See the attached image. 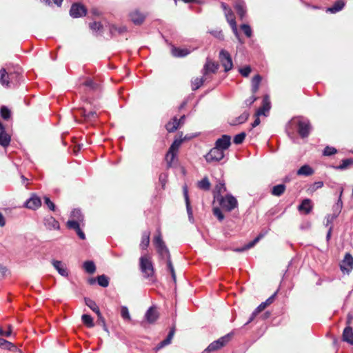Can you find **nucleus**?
<instances>
[{
  "instance_id": "nucleus-1",
  "label": "nucleus",
  "mask_w": 353,
  "mask_h": 353,
  "mask_svg": "<svg viewBox=\"0 0 353 353\" xmlns=\"http://www.w3.org/2000/svg\"><path fill=\"white\" fill-rule=\"evenodd\" d=\"M154 244L160 257L162 259H166L168 270L170 271L173 281L176 282V274L170 259V254L161 238V234L154 236Z\"/></svg>"
},
{
  "instance_id": "nucleus-2",
  "label": "nucleus",
  "mask_w": 353,
  "mask_h": 353,
  "mask_svg": "<svg viewBox=\"0 0 353 353\" xmlns=\"http://www.w3.org/2000/svg\"><path fill=\"white\" fill-rule=\"evenodd\" d=\"M139 268L144 278L152 282H154L156 281L154 268L150 256L145 254L140 257Z\"/></svg>"
},
{
  "instance_id": "nucleus-3",
  "label": "nucleus",
  "mask_w": 353,
  "mask_h": 353,
  "mask_svg": "<svg viewBox=\"0 0 353 353\" xmlns=\"http://www.w3.org/2000/svg\"><path fill=\"white\" fill-rule=\"evenodd\" d=\"M290 124L297 128L298 133L301 138L307 137L312 130L310 122L307 119L294 118L291 120Z\"/></svg>"
},
{
  "instance_id": "nucleus-4",
  "label": "nucleus",
  "mask_w": 353,
  "mask_h": 353,
  "mask_svg": "<svg viewBox=\"0 0 353 353\" xmlns=\"http://www.w3.org/2000/svg\"><path fill=\"white\" fill-rule=\"evenodd\" d=\"M232 334L229 333L219 338L216 341H213L208 346V347L203 352V353H208L221 349L229 343L232 339Z\"/></svg>"
},
{
  "instance_id": "nucleus-5",
  "label": "nucleus",
  "mask_w": 353,
  "mask_h": 353,
  "mask_svg": "<svg viewBox=\"0 0 353 353\" xmlns=\"http://www.w3.org/2000/svg\"><path fill=\"white\" fill-rule=\"evenodd\" d=\"M219 205L222 208L228 212H231L235 208L237 207V200L231 194H227L225 196H222L221 197L216 199Z\"/></svg>"
},
{
  "instance_id": "nucleus-6",
  "label": "nucleus",
  "mask_w": 353,
  "mask_h": 353,
  "mask_svg": "<svg viewBox=\"0 0 353 353\" xmlns=\"http://www.w3.org/2000/svg\"><path fill=\"white\" fill-rule=\"evenodd\" d=\"M181 140H175L170 145L165 155V161L167 162L168 167L172 166V163L176 156V154L178 152L179 147L181 146Z\"/></svg>"
},
{
  "instance_id": "nucleus-7",
  "label": "nucleus",
  "mask_w": 353,
  "mask_h": 353,
  "mask_svg": "<svg viewBox=\"0 0 353 353\" xmlns=\"http://www.w3.org/2000/svg\"><path fill=\"white\" fill-rule=\"evenodd\" d=\"M219 58L221 65L224 68L225 72H227L232 69L233 63H232V57L228 51H226L223 49L221 50L219 52Z\"/></svg>"
},
{
  "instance_id": "nucleus-8",
  "label": "nucleus",
  "mask_w": 353,
  "mask_h": 353,
  "mask_svg": "<svg viewBox=\"0 0 353 353\" xmlns=\"http://www.w3.org/2000/svg\"><path fill=\"white\" fill-rule=\"evenodd\" d=\"M224 157V152L214 145L205 156L207 162H218Z\"/></svg>"
},
{
  "instance_id": "nucleus-9",
  "label": "nucleus",
  "mask_w": 353,
  "mask_h": 353,
  "mask_svg": "<svg viewBox=\"0 0 353 353\" xmlns=\"http://www.w3.org/2000/svg\"><path fill=\"white\" fill-rule=\"evenodd\" d=\"M225 15L227 21L230 24L235 37L238 39V40L240 43H243V41H241V39L240 38V35H239V33L237 30L236 23L235 21V17H234V13L232 12V11L231 10H228V11L225 12Z\"/></svg>"
},
{
  "instance_id": "nucleus-10",
  "label": "nucleus",
  "mask_w": 353,
  "mask_h": 353,
  "mask_svg": "<svg viewBox=\"0 0 353 353\" xmlns=\"http://www.w3.org/2000/svg\"><path fill=\"white\" fill-rule=\"evenodd\" d=\"M341 270L343 273L349 274L353 269V256L350 253H346L344 259L340 264Z\"/></svg>"
},
{
  "instance_id": "nucleus-11",
  "label": "nucleus",
  "mask_w": 353,
  "mask_h": 353,
  "mask_svg": "<svg viewBox=\"0 0 353 353\" xmlns=\"http://www.w3.org/2000/svg\"><path fill=\"white\" fill-rule=\"evenodd\" d=\"M86 13V8L79 3H73L70 10V14L73 18H79L85 16Z\"/></svg>"
},
{
  "instance_id": "nucleus-12",
  "label": "nucleus",
  "mask_w": 353,
  "mask_h": 353,
  "mask_svg": "<svg viewBox=\"0 0 353 353\" xmlns=\"http://www.w3.org/2000/svg\"><path fill=\"white\" fill-rule=\"evenodd\" d=\"M219 68V65L209 59H207L206 62L202 70V73L204 77H208L210 73L215 74Z\"/></svg>"
},
{
  "instance_id": "nucleus-13",
  "label": "nucleus",
  "mask_w": 353,
  "mask_h": 353,
  "mask_svg": "<svg viewBox=\"0 0 353 353\" xmlns=\"http://www.w3.org/2000/svg\"><path fill=\"white\" fill-rule=\"evenodd\" d=\"M231 145V137L229 135L223 134L215 142V146L223 152L228 150Z\"/></svg>"
},
{
  "instance_id": "nucleus-14",
  "label": "nucleus",
  "mask_w": 353,
  "mask_h": 353,
  "mask_svg": "<svg viewBox=\"0 0 353 353\" xmlns=\"http://www.w3.org/2000/svg\"><path fill=\"white\" fill-rule=\"evenodd\" d=\"M130 20L135 25H141L145 19L146 15L141 12L139 10L132 11L129 14Z\"/></svg>"
},
{
  "instance_id": "nucleus-15",
  "label": "nucleus",
  "mask_w": 353,
  "mask_h": 353,
  "mask_svg": "<svg viewBox=\"0 0 353 353\" xmlns=\"http://www.w3.org/2000/svg\"><path fill=\"white\" fill-rule=\"evenodd\" d=\"M41 205V201L39 196L35 194L26 201L24 206L28 209L35 210Z\"/></svg>"
},
{
  "instance_id": "nucleus-16",
  "label": "nucleus",
  "mask_w": 353,
  "mask_h": 353,
  "mask_svg": "<svg viewBox=\"0 0 353 353\" xmlns=\"http://www.w3.org/2000/svg\"><path fill=\"white\" fill-rule=\"evenodd\" d=\"M145 318L148 323H154L159 318V312L154 306L150 307L145 314Z\"/></svg>"
},
{
  "instance_id": "nucleus-17",
  "label": "nucleus",
  "mask_w": 353,
  "mask_h": 353,
  "mask_svg": "<svg viewBox=\"0 0 353 353\" xmlns=\"http://www.w3.org/2000/svg\"><path fill=\"white\" fill-rule=\"evenodd\" d=\"M270 107L269 97L268 95H265L263 99V105L257 110L256 116L259 117L261 115H265V112L270 110Z\"/></svg>"
},
{
  "instance_id": "nucleus-18",
  "label": "nucleus",
  "mask_w": 353,
  "mask_h": 353,
  "mask_svg": "<svg viewBox=\"0 0 353 353\" xmlns=\"http://www.w3.org/2000/svg\"><path fill=\"white\" fill-rule=\"evenodd\" d=\"M183 196H184L185 201L186 209H187V212L188 214L189 219H190V221H193V213H192V208L190 205V199H189V196H188V187L186 185L183 187Z\"/></svg>"
},
{
  "instance_id": "nucleus-19",
  "label": "nucleus",
  "mask_w": 353,
  "mask_h": 353,
  "mask_svg": "<svg viewBox=\"0 0 353 353\" xmlns=\"http://www.w3.org/2000/svg\"><path fill=\"white\" fill-rule=\"evenodd\" d=\"M263 237V234H260L258 236H256L253 241H252L249 243L245 245L244 246H243L241 248L233 249V251L236 252H242L245 250H248L253 248L256 245V243H258L260 241V239H262Z\"/></svg>"
},
{
  "instance_id": "nucleus-20",
  "label": "nucleus",
  "mask_w": 353,
  "mask_h": 353,
  "mask_svg": "<svg viewBox=\"0 0 353 353\" xmlns=\"http://www.w3.org/2000/svg\"><path fill=\"white\" fill-rule=\"evenodd\" d=\"M110 34L112 37L121 35L127 31L126 27L123 26H116L114 24H110L109 26Z\"/></svg>"
},
{
  "instance_id": "nucleus-21",
  "label": "nucleus",
  "mask_w": 353,
  "mask_h": 353,
  "mask_svg": "<svg viewBox=\"0 0 353 353\" xmlns=\"http://www.w3.org/2000/svg\"><path fill=\"white\" fill-rule=\"evenodd\" d=\"M226 192L225 184L223 181L219 182L214 190V199L216 200L217 199L221 197L223 193Z\"/></svg>"
},
{
  "instance_id": "nucleus-22",
  "label": "nucleus",
  "mask_w": 353,
  "mask_h": 353,
  "mask_svg": "<svg viewBox=\"0 0 353 353\" xmlns=\"http://www.w3.org/2000/svg\"><path fill=\"white\" fill-rule=\"evenodd\" d=\"M52 263L54 268L57 270L59 274H60L63 276H68V270L61 261L53 260Z\"/></svg>"
},
{
  "instance_id": "nucleus-23",
  "label": "nucleus",
  "mask_w": 353,
  "mask_h": 353,
  "mask_svg": "<svg viewBox=\"0 0 353 353\" xmlns=\"http://www.w3.org/2000/svg\"><path fill=\"white\" fill-rule=\"evenodd\" d=\"M44 224L48 230H59V223L52 216L48 217L44 221Z\"/></svg>"
},
{
  "instance_id": "nucleus-24",
  "label": "nucleus",
  "mask_w": 353,
  "mask_h": 353,
  "mask_svg": "<svg viewBox=\"0 0 353 353\" xmlns=\"http://www.w3.org/2000/svg\"><path fill=\"white\" fill-rule=\"evenodd\" d=\"M298 209L299 211H303L306 214H309L312 209L311 200L309 199H305L303 200L301 203L299 205Z\"/></svg>"
},
{
  "instance_id": "nucleus-25",
  "label": "nucleus",
  "mask_w": 353,
  "mask_h": 353,
  "mask_svg": "<svg viewBox=\"0 0 353 353\" xmlns=\"http://www.w3.org/2000/svg\"><path fill=\"white\" fill-rule=\"evenodd\" d=\"M345 3L343 0L336 1L334 5L327 8L326 12L330 13H336L341 11L345 6Z\"/></svg>"
},
{
  "instance_id": "nucleus-26",
  "label": "nucleus",
  "mask_w": 353,
  "mask_h": 353,
  "mask_svg": "<svg viewBox=\"0 0 353 353\" xmlns=\"http://www.w3.org/2000/svg\"><path fill=\"white\" fill-rule=\"evenodd\" d=\"M343 339L344 341L353 345V330L351 327H346L343 332Z\"/></svg>"
},
{
  "instance_id": "nucleus-27",
  "label": "nucleus",
  "mask_w": 353,
  "mask_h": 353,
  "mask_svg": "<svg viewBox=\"0 0 353 353\" xmlns=\"http://www.w3.org/2000/svg\"><path fill=\"white\" fill-rule=\"evenodd\" d=\"M150 232L149 231H145L142 233L141 241L140 243V248L142 250H146L150 243Z\"/></svg>"
},
{
  "instance_id": "nucleus-28",
  "label": "nucleus",
  "mask_w": 353,
  "mask_h": 353,
  "mask_svg": "<svg viewBox=\"0 0 353 353\" xmlns=\"http://www.w3.org/2000/svg\"><path fill=\"white\" fill-rule=\"evenodd\" d=\"M313 173L314 170L308 165H304L297 170V174L299 176H308L313 174Z\"/></svg>"
},
{
  "instance_id": "nucleus-29",
  "label": "nucleus",
  "mask_w": 353,
  "mask_h": 353,
  "mask_svg": "<svg viewBox=\"0 0 353 353\" xmlns=\"http://www.w3.org/2000/svg\"><path fill=\"white\" fill-rule=\"evenodd\" d=\"M10 136L4 130L0 132V145L4 148L9 145L10 142Z\"/></svg>"
},
{
  "instance_id": "nucleus-30",
  "label": "nucleus",
  "mask_w": 353,
  "mask_h": 353,
  "mask_svg": "<svg viewBox=\"0 0 353 353\" xmlns=\"http://www.w3.org/2000/svg\"><path fill=\"white\" fill-rule=\"evenodd\" d=\"M190 53V51L185 48H179L173 47L172 48V54L174 57H183L188 55Z\"/></svg>"
},
{
  "instance_id": "nucleus-31",
  "label": "nucleus",
  "mask_w": 353,
  "mask_h": 353,
  "mask_svg": "<svg viewBox=\"0 0 353 353\" xmlns=\"http://www.w3.org/2000/svg\"><path fill=\"white\" fill-rule=\"evenodd\" d=\"M179 126V121L176 117H174L172 121H169L165 125V128L169 132H174Z\"/></svg>"
},
{
  "instance_id": "nucleus-32",
  "label": "nucleus",
  "mask_w": 353,
  "mask_h": 353,
  "mask_svg": "<svg viewBox=\"0 0 353 353\" xmlns=\"http://www.w3.org/2000/svg\"><path fill=\"white\" fill-rule=\"evenodd\" d=\"M261 81V77L259 74L255 75L252 79V92L256 94Z\"/></svg>"
},
{
  "instance_id": "nucleus-33",
  "label": "nucleus",
  "mask_w": 353,
  "mask_h": 353,
  "mask_svg": "<svg viewBox=\"0 0 353 353\" xmlns=\"http://www.w3.org/2000/svg\"><path fill=\"white\" fill-rule=\"evenodd\" d=\"M174 329H172L169 333H168V335L167 336L166 339L163 340L161 342H160L157 347V350H159L163 347H165V345L170 344L171 343V341L173 338V336H174Z\"/></svg>"
},
{
  "instance_id": "nucleus-34",
  "label": "nucleus",
  "mask_w": 353,
  "mask_h": 353,
  "mask_svg": "<svg viewBox=\"0 0 353 353\" xmlns=\"http://www.w3.org/2000/svg\"><path fill=\"white\" fill-rule=\"evenodd\" d=\"M285 189L286 186L284 184L276 185L272 188L271 194L276 196H280L284 193Z\"/></svg>"
},
{
  "instance_id": "nucleus-35",
  "label": "nucleus",
  "mask_w": 353,
  "mask_h": 353,
  "mask_svg": "<svg viewBox=\"0 0 353 353\" xmlns=\"http://www.w3.org/2000/svg\"><path fill=\"white\" fill-rule=\"evenodd\" d=\"M85 305L89 307L94 312L97 314V315L100 314V310L99 307L97 306L95 301L93 300L89 299V298H85Z\"/></svg>"
},
{
  "instance_id": "nucleus-36",
  "label": "nucleus",
  "mask_w": 353,
  "mask_h": 353,
  "mask_svg": "<svg viewBox=\"0 0 353 353\" xmlns=\"http://www.w3.org/2000/svg\"><path fill=\"white\" fill-rule=\"evenodd\" d=\"M234 8L241 19H243L246 13L245 3L243 2L236 3Z\"/></svg>"
},
{
  "instance_id": "nucleus-37",
  "label": "nucleus",
  "mask_w": 353,
  "mask_h": 353,
  "mask_svg": "<svg viewBox=\"0 0 353 353\" xmlns=\"http://www.w3.org/2000/svg\"><path fill=\"white\" fill-rule=\"evenodd\" d=\"M9 76L4 68L0 70V83L3 86L8 87L10 82L8 80Z\"/></svg>"
},
{
  "instance_id": "nucleus-38",
  "label": "nucleus",
  "mask_w": 353,
  "mask_h": 353,
  "mask_svg": "<svg viewBox=\"0 0 353 353\" xmlns=\"http://www.w3.org/2000/svg\"><path fill=\"white\" fill-rule=\"evenodd\" d=\"M249 117V113L248 112H243L239 117L236 118V119L231 122V125H238L243 123L247 121Z\"/></svg>"
},
{
  "instance_id": "nucleus-39",
  "label": "nucleus",
  "mask_w": 353,
  "mask_h": 353,
  "mask_svg": "<svg viewBox=\"0 0 353 353\" xmlns=\"http://www.w3.org/2000/svg\"><path fill=\"white\" fill-rule=\"evenodd\" d=\"M197 186L199 188L204 190H209L210 188V183L207 176L202 179L197 183Z\"/></svg>"
},
{
  "instance_id": "nucleus-40",
  "label": "nucleus",
  "mask_w": 353,
  "mask_h": 353,
  "mask_svg": "<svg viewBox=\"0 0 353 353\" xmlns=\"http://www.w3.org/2000/svg\"><path fill=\"white\" fill-rule=\"evenodd\" d=\"M83 268L89 274H93L96 270L95 264L92 261H87L84 262Z\"/></svg>"
},
{
  "instance_id": "nucleus-41",
  "label": "nucleus",
  "mask_w": 353,
  "mask_h": 353,
  "mask_svg": "<svg viewBox=\"0 0 353 353\" xmlns=\"http://www.w3.org/2000/svg\"><path fill=\"white\" fill-rule=\"evenodd\" d=\"M206 77H202L201 78H196L192 81V87L193 90L199 89L205 81Z\"/></svg>"
},
{
  "instance_id": "nucleus-42",
  "label": "nucleus",
  "mask_w": 353,
  "mask_h": 353,
  "mask_svg": "<svg viewBox=\"0 0 353 353\" xmlns=\"http://www.w3.org/2000/svg\"><path fill=\"white\" fill-rule=\"evenodd\" d=\"M81 320L88 327H93L94 325L93 319L90 315L83 314L81 316Z\"/></svg>"
},
{
  "instance_id": "nucleus-43",
  "label": "nucleus",
  "mask_w": 353,
  "mask_h": 353,
  "mask_svg": "<svg viewBox=\"0 0 353 353\" xmlns=\"http://www.w3.org/2000/svg\"><path fill=\"white\" fill-rule=\"evenodd\" d=\"M353 163V160L352 159H343L341 162V163L338 165V166H336L335 168L336 170H345L347 169L350 165H352Z\"/></svg>"
},
{
  "instance_id": "nucleus-44",
  "label": "nucleus",
  "mask_w": 353,
  "mask_h": 353,
  "mask_svg": "<svg viewBox=\"0 0 353 353\" xmlns=\"http://www.w3.org/2000/svg\"><path fill=\"white\" fill-rule=\"evenodd\" d=\"M97 283L100 286L106 288L109 285V279L104 274L100 275L97 277Z\"/></svg>"
},
{
  "instance_id": "nucleus-45",
  "label": "nucleus",
  "mask_w": 353,
  "mask_h": 353,
  "mask_svg": "<svg viewBox=\"0 0 353 353\" xmlns=\"http://www.w3.org/2000/svg\"><path fill=\"white\" fill-rule=\"evenodd\" d=\"M0 114L3 119L8 120L11 117V111L6 106H2L0 109Z\"/></svg>"
},
{
  "instance_id": "nucleus-46",
  "label": "nucleus",
  "mask_w": 353,
  "mask_h": 353,
  "mask_svg": "<svg viewBox=\"0 0 353 353\" xmlns=\"http://www.w3.org/2000/svg\"><path fill=\"white\" fill-rule=\"evenodd\" d=\"M71 216L74 219L73 220L77 221L80 223L83 220V216L80 210H74L71 213Z\"/></svg>"
},
{
  "instance_id": "nucleus-47",
  "label": "nucleus",
  "mask_w": 353,
  "mask_h": 353,
  "mask_svg": "<svg viewBox=\"0 0 353 353\" xmlns=\"http://www.w3.org/2000/svg\"><path fill=\"white\" fill-rule=\"evenodd\" d=\"M82 114L86 120H93L97 117L96 112L89 111L86 112L85 110H83Z\"/></svg>"
},
{
  "instance_id": "nucleus-48",
  "label": "nucleus",
  "mask_w": 353,
  "mask_h": 353,
  "mask_svg": "<svg viewBox=\"0 0 353 353\" xmlns=\"http://www.w3.org/2000/svg\"><path fill=\"white\" fill-rule=\"evenodd\" d=\"M121 316L124 320L130 321L131 317L126 306H121Z\"/></svg>"
},
{
  "instance_id": "nucleus-49",
  "label": "nucleus",
  "mask_w": 353,
  "mask_h": 353,
  "mask_svg": "<svg viewBox=\"0 0 353 353\" xmlns=\"http://www.w3.org/2000/svg\"><path fill=\"white\" fill-rule=\"evenodd\" d=\"M67 226L68 228L73 229L77 231L80 228V222L75 220H69L67 222Z\"/></svg>"
},
{
  "instance_id": "nucleus-50",
  "label": "nucleus",
  "mask_w": 353,
  "mask_h": 353,
  "mask_svg": "<svg viewBox=\"0 0 353 353\" xmlns=\"http://www.w3.org/2000/svg\"><path fill=\"white\" fill-rule=\"evenodd\" d=\"M241 29L243 31L244 34L247 37H251L252 35V30L251 27L248 24H242L241 26Z\"/></svg>"
},
{
  "instance_id": "nucleus-51",
  "label": "nucleus",
  "mask_w": 353,
  "mask_h": 353,
  "mask_svg": "<svg viewBox=\"0 0 353 353\" xmlns=\"http://www.w3.org/2000/svg\"><path fill=\"white\" fill-rule=\"evenodd\" d=\"M103 26L99 22H93L90 24V28L94 32H101Z\"/></svg>"
},
{
  "instance_id": "nucleus-52",
  "label": "nucleus",
  "mask_w": 353,
  "mask_h": 353,
  "mask_svg": "<svg viewBox=\"0 0 353 353\" xmlns=\"http://www.w3.org/2000/svg\"><path fill=\"white\" fill-rule=\"evenodd\" d=\"M245 136H246V134L245 132H241V133L235 135L234 137V143L235 144L242 143L245 138Z\"/></svg>"
},
{
  "instance_id": "nucleus-53",
  "label": "nucleus",
  "mask_w": 353,
  "mask_h": 353,
  "mask_svg": "<svg viewBox=\"0 0 353 353\" xmlns=\"http://www.w3.org/2000/svg\"><path fill=\"white\" fill-rule=\"evenodd\" d=\"M336 152L337 150L335 148L331 146H326L324 148L323 154L324 156H331L336 154Z\"/></svg>"
},
{
  "instance_id": "nucleus-54",
  "label": "nucleus",
  "mask_w": 353,
  "mask_h": 353,
  "mask_svg": "<svg viewBox=\"0 0 353 353\" xmlns=\"http://www.w3.org/2000/svg\"><path fill=\"white\" fill-rule=\"evenodd\" d=\"M251 70H252L251 68L249 65H246L243 68H241L239 70L240 74L244 77H248L249 76V74H250Z\"/></svg>"
},
{
  "instance_id": "nucleus-55",
  "label": "nucleus",
  "mask_w": 353,
  "mask_h": 353,
  "mask_svg": "<svg viewBox=\"0 0 353 353\" xmlns=\"http://www.w3.org/2000/svg\"><path fill=\"white\" fill-rule=\"evenodd\" d=\"M97 316H98V321H97L98 323L103 327V330L105 332H108V327H107V325L105 323V319L102 316L101 313L100 312V314L97 315Z\"/></svg>"
},
{
  "instance_id": "nucleus-56",
  "label": "nucleus",
  "mask_w": 353,
  "mask_h": 353,
  "mask_svg": "<svg viewBox=\"0 0 353 353\" xmlns=\"http://www.w3.org/2000/svg\"><path fill=\"white\" fill-rule=\"evenodd\" d=\"M41 1L48 6H50L53 3L58 7H61L63 0H41Z\"/></svg>"
},
{
  "instance_id": "nucleus-57",
  "label": "nucleus",
  "mask_w": 353,
  "mask_h": 353,
  "mask_svg": "<svg viewBox=\"0 0 353 353\" xmlns=\"http://www.w3.org/2000/svg\"><path fill=\"white\" fill-rule=\"evenodd\" d=\"M44 203L48 207V208L52 210H55V205L52 201H50V198L48 196L44 197Z\"/></svg>"
},
{
  "instance_id": "nucleus-58",
  "label": "nucleus",
  "mask_w": 353,
  "mask_h": 353,
  "mask_svg": "<svg viewBox=\"0 0 353 353\" xmlns=\"http://www.w3.org/2000/svg\"><path fill=\"white\" fill-rule=\"evenodd\" d=\"M213 214H214V216H216L218 218V219L219 221H221L223 220L224 216H223L221 210L219 208H214L213 209Z\"/></svg>"
},
{
  "instance_id": "nucleus-59",
  "label": "nucleus",
  "mask_w": 353,
  "mask_h": 353,
  "mask_svg": "<svg viewBox=\"0 0 353 353\" xmlns=\"http://www.w3.org/2000/svg\"><path fill=\"white\" fill-rule=\"evenodd\" d=\"M83 85L86 86V87H88L90 88V89H95L96 87H97V84H95L93 81L90 79H87L86 81H85L83 83Z\"/></svg>"
},
{
  "instance_id": "nucleus-60",
  "label": "nucleus",
  "mask_w": 353,
  "mask_h": 353,
  "mask_svg": "<svg viewBox=\"0 0 353 353\" xmlns=\"http://www.w3.org/2000/svg\"><path fill=\"white\" fill-rule=\"evenodd\" d=\"M257 97L255 94H252V95L248 99L245 101V104L247 107H250L256 100Z\"/></svg>"
},
{
  "instance_id": "nucleus-61",
  "label": "nucleus",
  "mask_w": 353,
  "mask_h": 353,
  "mask_svg": "<svg viewBox=\"0 0 353 353\" xmlns=\"http://www.w3.org/2000/svg\"><path fill=\"white\" fill-rule=\"evenodd\" d=\"M12 334V326L9 325V332H6L2 327H0V336H10Z\"/></svg>"
},
{
  "instance_id": "nucleus-62",
  "label": "nucleus",
  "mask_w": 353,
  "mask_h": 353,
  "mask_svg": "<svg viewBox=\"0 0 353 353\" xmlns=\"http://www.w3.org/2000/svg\"><path fill=\"white\" fill-rule=\"evenodd\" d=\"M266 307L265 303L263 302L261 303L255 310L254 314H259L261 312H262Z\"/></svg>"
},
{
  "instance_id": "nucleus-63",
  "label": "nucleus",
  "mask_w": 353,
  "mask_h": 353,
  "mask_svg": "<svg viewBox=\"0 0 353 353\" xmlns=\"http://www.w3.org/2000/svg\"><path fill=\"white\" fill-rule=\"evenodd\" d=\"M323 186V182L322 181H317L315 182L312 187V189L313 191H315L319 188H321Z\"/></svg>"
},
{
  "instance_id": "nucleus-64",
  "label": "nucleus",
  "mask_w": 353,
  "mask_h": 353,
  "mask_svg": "<svg viewBox=\"0 0 353 353\" xmlns=\"http://www.w3.org/2000/svg\"><path fill=\"white\" fill-rule=\"evenodd\" d=\"M276 295V292H275L274 294H272L271 296H270L265 302H263L264 303H265L266 307L273 303Z\"/></svg>"
}]
</instances>
